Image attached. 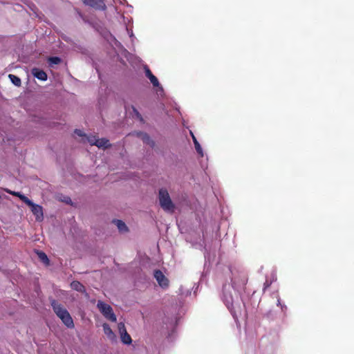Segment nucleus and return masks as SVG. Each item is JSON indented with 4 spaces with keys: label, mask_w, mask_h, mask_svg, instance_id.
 I'll return each instance as SVG.
<instances>
[{
    "label": "nucleus",
    "mask_w": 354,
    "mask_h": 354,
    "mask_svg": "<svg viewBox=\"0 0 354 354\" xmlns=\"http://www.w3.org/2000/svg\"><path fill=\"white\" fill-rule=\"evenodd\" d=\"M50 304L54 313L62 320L63 324L68 328H73L75 325L73 318L63 305L55 299H53Z\"/></svg>",
    "instance_id": "nucleus-1"
},
{
    "label": "nucleus",
    "mask_w": 354,
    "mask_h": 354,
    "mask_svg": "<svg viewBox=\"0 0 354 354\" xmlns=\"http://www.w3.org/2000/svg\"><path fill=\"white\" fill-rule=\"evenodd\" d=\"M158 199L160 207L166 212H174L175 205L173 203L168 191L161 188L158 193Z\"/></svg>",
    "instance_id": "nucleus-2"
},
{
    "label": "nucleus",
    "mask_w": 354,
    "mask_h": 354,
    "mask_svg": "<svg viewBox=\"0 0 354 354\" xmlns=\"http://www.w3.org/2000/svg\"><path fill=\"white\" fill-rule=\"evenodd\" d=\"M19 198L30 208L32 213L34 214L37 221L43 220V207L41 205L34 203L26 196H20Z\"/></svg>",
    "instance_id": "nucleus-3"
},
{
    "label": "nucleus",
    "mask_w": 354,
    "mask_h": 354,
    "mask_svg": "<svg viewBox=\"0 0 354 354\" xmlns=\"http://www.w3.org/2000/svg\"><path fill=\"white\" fill-rule=\"evenodd\" d=\"M97 307L103 316L111 322H115L116 316L113 311L111 306L102 301H98Z\"/></svg>",
    "instance_id": "nucleus-4"
},
{
    "label": "nucleus",
    "mask_w": 354,
    "mask_h": 354,
    "mask_svg": "<svg viewBox=\"0 0 354 354\" xmlns=\"http://www.w3.org/2000/svg\"><path fill=\"white\" fill-rule=\"evenodd\" d=\"M118 328L122 342L124 344H131L132 342V339L130 335L127 332L124 324L122 322L119 323Z\"/></svg>",
    "instance_id": "nucleus-5"
},
{
    "label": "nucleus",
    "mask_w": 354,
    "mask_h": 354,
    "mask_svg": "<svg viewBox=\"0 0 354 354\" xmlns=\"http://www.w3.org/2000/svg\"><path fill=\"white\" fill-rule=\"evenodd\" d=\"M154 277L156 279L158 285L162 288H167L169 286V280L164 275L162 271L156 270L154 271Z\"/></svg>",
    "instance_id": "nucleus-6"
},
{
    "label": "nucleus",
    "mask_w": 354,
    "mask_h": 354,
    "mask_svg": "<svg viewBox=\"0 0 354 354\" xmlns=\"http://www.w3.org/2000/svg\"><path fill=\"white\" fill-rule=\"evenodd\" d=\"M84 4L98 10H104L106 6L103 0H83Z\"/></svg>",
    "instance_id": "nucleus-7"
},
{
    "label": "nucleus",
    "mask_w": 354,
    "mask_h": 354,
    "mask_svg": "<svg viewBox=\"0 0 354 354\" xmlns=\"http://www.w3.org/2000/svg\"><path fill=\"white\" fill-rule=\"evenodd\" d=\"M239 280L238 281L236 277L232 279V285L234 288L239 287H244L248 282V279L245 276H240Z\"/></svg>",
    "instance_id": "nucleus-8"
},
{
    "label": "nucleus",
    "mask_w": 354,
    "mask_h": 354,
    "mask_svg": "<svg viewBox=\"0 0 354 354\" xmlns=\"http://www.w3.org/2000/svg\"><path fill=\"white\" fill-rule=\"evenodd\" d=\"M32 74L39 80L45 81L47 80V74L43 70L37 68L32 69Z\"/></svg>",
    "instance_id": "nucleus-9"
},
{
    "label": "nucleus",
    "mask_w": 354,
    "mask_h": 354,
    "mask_svg": "<svg viewBox=\"0 0 354 354\" xmlns=\"http://www.w3.org/2000/svg\"><path fill=\"white\" fill-rule=\"evenodd\" d=\"M145 75L149 79L153 86H159L160 84L157 77L153 75V73L148 67L145 68Z\"/></svg>",
    "instance_id": "nucleus-10"
},
{
    "label": "nucleus",
    "mask_w": 354,
    "mask_h": 354,
    "mask_svg": "<svg viewBox=\"0 0 354 354\" xmlns=\"http://www.w3.org/2000/svg\"><path fill=\"white\" fill-rule=\"evenodd\" d=\"M138 135L144 143L149 145L151 147H153L155 146V142L151 139L150 136L147 133L140 132Z\"/></svg>",
    "instance_id": "nucleus-11"
},
{
    "label": "nucleus",
    "mask_w": 354,
    "mask_h": 354,
    "mask_svg": "<svg viewBox=\"0 0 354 354\" xmlns=\"http://www.w3.org/2000/svg\"><path fill=\"white\" fill-rule=\"evenodd\" d=\"M104 333L105 335L111 340H114L115 339V335L113 332L112 329L109 326V325L106 323L103 324L102 325Z\"/></svg>",
    "instance_id": "nucleus-12"
},
{
    "label": "nucleus",
    "mask_w": 354,
    "mask_h": 354,
    "mask_svg": "<svg viewBox=\"0 0 354 354\" xmlns=\"http://www.w3.org/2000/svg\"><path fill=\"white\" fill-rule=\"evenodd\" d=\"M71 286L73 290L80 292H84L86 291V288L84 285L77 281H73L71 283Z\"/></svg>",
    "instance_id": "nucleus-13"
},
{
    "label": "nucleus",
    "mask_w": 354,
    "mask_h": 354,
    "mask_svg": "<svg viewBox=\"0 0 354 354\" xmlns=\"http://www.w3.org/2000/svg\"><path fill=\"white\" fill-rule=\"evenodd\" d=\"M99 148H104L107 149L109 148L111 145L109 143V140L106 138H97L96 145Z\"/></svg>",
    "instance_id": "nucleus-14"
},
{
    "label": "nucleus",
    "mask_w": 354,
    "mask_h": 354,
    "mask_svg": "<svg viewBox=\"0 0 354 354\" xmlns=\"http://www.w3.org/2000/svg\"><path fill=\"white\" fill-rule=\"evenodd\" d=\"M190 134L192 136L196 151L201 157H203V153L202 147H201L199 142H198V140H197L196 138L195 137V136L194 135V133L192 132H190Z\"/></svg>",
    "instance_id": "nucleus-15"
},
{
    "label": "nucleus",
    "mask_w": 354,
    "mask_h": 354,
    "mask_svg": "<svg viewBox=\"0 0 354 354\" xmlns=\"http://www.w3.org/2000/svg\"><path fill=\"white\" fill-rule=\"evenodd\" d=\"M114 223L116 224L118 230L121 232H124L128 231V227H127L124 222L121 220H115Z\"/></svg>",
    "instance_id": "nucleus-16"
},
{
    "label": "nucleus",
    "mask_w": 354,
    "mask_h": 354,
    "mask_svg": "<svg viewBox=\"0 0 354 354\" xmlns=\"http://www.w3.org/2000/svg\"><path fill=\"white\" fill-rule=\"evenodd\" d=\"M223 299L225 302L227 308H230V306L233 304V297L231 294H227L225 292V290L223 289Z\"/></svg>",
    "instance_id": "nucleus-17"
},
{
    "label": "nucleus",
    "mask_w": 354,
    "mask_h": 354,
    "mask_svg": "<svg viewBox=\"0 0 354 354\" xmlns=\"http://www.w3.org/2000/svg\"><path fill=\"white\" fill-rule=\"evenodd\" d=\"M37 253L41 261H42L46 266H48L50 264V261L46 253H44L42 251H38Z\"/></svg>",
    "instance_id": "nucleus-18"
},
{
    "label": "nucleus",
    "mask_w": 354,
    "mask_h": 354,
    "mask_svg": "<svg viewBox=\"0 0 354 354\" xmlns=\"http://www.w3.org/2000/svg\"><path fill=\"white\" fill-rule=\"evenodd\" d=\"M8 77L14 85H15L17 86H21V81L19 77H17L15 75H12V74H10L8 75Z\"/></svg>",
    "instance_id": "nucleus-19"
},
{
    "label": "nucleus",
    "mask_w": 354,
    "mask_h": 354,
    "mask_svg": "<svg viewBox=\"0 0 354 354\" xmlns=\"http://www.w3.org/2000/svg\"><path fill=\"white\" fill-rule=\"evenodd\" d=\"M97 140V136L94 135H91L87 136V140L91 145H96Z\"/></svg>",
    "instance_id": "nucleus-20"
},
{
    "label": "nucleus",
    "mask_w": 354,
    "mask_h": 354,
    "mask_svg": "<svg viewBox=\"0 0 354 354\" xmlns=\"http://www.w3.org/2000/svg\"><path fill=\"white\" fill-rule=\"evenodd\" d=\"M48 62L53 64H58L61 62V59L58 57H50Z\"/></svg>",
    "instance_id": "nucleus-21"
},
{
    "label": "nucleus",
    "mask_w": 354,
    "mask_h": 354,
    "mask_svg": "<svg viewBox=\"0 0 354 354\" xmlns=\"http://www.w3.org/2000/svg\"><path fill=\"white\" fill-rule=\"evenodd\" d=\"M133 111L135 113V115L137 116L138 118L142 120L141 114L139 113V111L134 107L132 106Z\"/></svg>",
    "instance_id": "nucleus-22"
},
{
    "label": "nucleus",
    "mask_w": 354,
    "mask_h": 354,
    "mask_svg": "<svg viewBox=\"0 0 354 354\" xmlns=\"http://www.w3.org/2000/svg\"><path fill=\"white\" fill-rule=\"evenodd\" d=\"M271 285V282L268 280H266L263 283V291H265Z\"/></svg>",
    "instance_id": "nucleus-23"
},
{
    "label": "nucleus",
    "mask_w": 354,
    "mask_h": 354,
    "mask_svg": "<svg viewBox=\"0 0 354 354\" xmlns=\"http://www.w3.org/2000/svg\"><path fill=\"white\" fill-rule=\"evenodd\" d=\"M74 132L76 135H77L79 136H85V134H84L83 132L80 129H75Z\"/></svg>",
    "instance_id": "nucleus-24"
},
{
    "label": "nucleus",
    "mask_w": 354,
    "mask_h": 354,
    "mask_svg": "<svg viewBox=\"0 0 354 354\" xmlns=\"http://www.w3.org/2000/svg\"><path fill=\"white\" fill-rule=\"evenodd\" d=\"M11 194L14 195V196H16L17 197L19 198L20 196H24V194H21V193L19 192H10Z\"/></svg>",
    "instance_id": "nucleus-25"
}]
</instances>
